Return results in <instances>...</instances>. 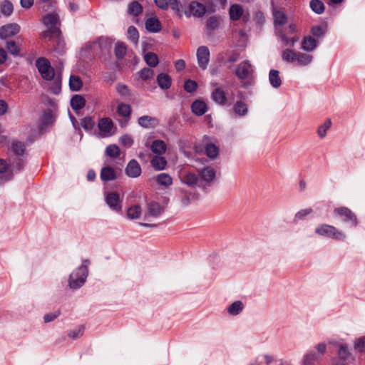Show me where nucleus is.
Listing matches in <instances>:
<instances>
[{"label":"nucleus","mask_w":365,"mask_h":365,"mask_svg":"<svg viewBox=\"0 0 365 365\" xmlns=\"http://www.w3.org/2000/svg\"><path fill=\"white\" fill-rule=\"evenodd\" d=\"M254 68L250 62L247 60L239 63L235 69V73L242 83V88H248L253 83Z\"/></svg>","instance_id":"nucleus-1"},{"label":"nucleus","mask_w":365,"mask_h":365,"mask_svg":"<svg viewBox=\"0 0 365 365\" xmlns=\"http://www.w3.org/2000/svg\"><path fill=\"white\" fill-rule=\"evenodd\" d=\"M157 82L162 89H168L171 86V78L168 74L160 73L157 77Z\"/></svg>","instance_id":"nucleus-27"},{"label":"nucleus","mask_w":365,"mask_h":365,"mask_svg":"<svg viewBox=\"0 0 365 365\" xmlns=\"http://www.w3.org/2000/svg\"><path fill=\"white\" fill-rule=\"evenodd\" d=\"M106 154L112 158H116L120 155V148L115 144L109 145L106 149Z\"/></svg>","instance_id":"nucleus-42"},{"label":"nucleus","mask_w":365,"mask_h":365,"mask_svg":"<svg viewBox=\"0 0 365 365\" xmlns=\"http://www.w3.org/2000/svg\"><path fill=\"white\" fill-rule=\"evenodd\" d=\"M319 359V356L317 354L313 351L309 352L304 356L302 365H314Z\"/></svg>","instance_id":"nucleus-31"},{"label":"nucleus","mask_w":365,"mask_h":365,"mask_svg":"<svg viewBox=\"0 0 365 365\" xmlns=\"http://www.w3.org/2000/svg\"><path fill=\"white\" fill-rule=\"evenodd\" d=\"M151 165L155 170H161L165 168L167 161L163 157L155 156L152 159Z\"/></svg>","instance_id":"nucleus-35"},{"label":"nucleus","mask_w":365,"mask_h":365,"mask_svg":"<svg viewBox=\"0 0 365 365\" xmlns=\"http://www.w3.org/2000/svg\"><path fill=\"white\" fill-rule=\"evenodd\" d=\"M150 149L154 153L160 155L165 152L166 145L163 140H156L153 142Z\"/></svg>","instance_id":"nucleus-33"},{"label":"nucleus","mask_w":365,"mask_h":365,"mask_svg":"<svg viewBox=\"0 0 365 365\" xmlns=\"http://www.w3.org/2000/svg\"><path fill=\"white\" fill-rule=\"evenodd\" d=\"M86 105V100L80 95H75L71 100V106L73 109L78 110Z\"/></svg>","instance_id":"nucleus-28"},{"label":"nucleus","mask_w":365,"mask_h":365,"mask_svg":"<svg viewBox=\"0 0 365 365\" xmlns=\"http://www.w3.org/2000/svg\"><path fill=\"white\" fill-rule=\"evenodd\" d=\"M234 110L239 115H245L248 112L247 105L242 101H237L235 103Z\"/></svg>","instance_id":"nucleus-43"},{"label":"nucleus","mask_w":365,"mask_h":365,"mask_svg":"<svg viewBox=\"0 0 365 365\" xmlns=\"http://www.w3.org/2000/svg\"><path fill=\"white\" fill-rule=\"evenodd\" d=\"M83 327H78V329L69 331L68 333V336L75 339L83 335Z\"/></svg>","instance_id":"nucleus-57"},{"label":"nucleus","mask_w":365,"mask_h":365,"mask_svg":"<svg viewBox=\"0 0 365 365\" xmlns=\"http://www.w3.org/2000/svg\"><path fill=\"white\" fill-rule=\"evenodd\" d=\"M126 53V47L124 43H117L115 47V54L118 58H123Z\"/></svg>","instance_id":"nucleus-54"},{"label":"nucleus","mask_w":365,"mask_h":365,"mask_svg":"<svg viewBox=\"0 0 365 365\" xmlns=\"http://www.w3.org/2000/svg\"><path fill=\"white\" fill-rule=\"evenodd\" d=\"M83 86V83L80 77L75 75H71L69 79L70 88L73 91H79Z\"/></svg>","instance_id":"nucleus-36"},{"label":"nucleus","mask_w":365,"mask_h":365,"mask_svg":"<svg viewBox=\"0 0 365 365\" xmlns=\"http://www.w3.org/2000/svg\"><path fill=\"white\" fill-rule=\"evenodd\" d=\"M309 6L311 9L317 14H321L324 11V4L320 0H312Z\"/></svg>","instance_id":"nucleus-39"},{"label":"nucleus","mask_w":365,"mask_h":365,"mask_svg":"<svg viewBox=\"0 0 365 365\" xmlns=\"http://www.w3.org/2000/svg\"><path fill=\"white\" fill-rule=\"evenodd\" d=\"M229 14L232 21H237L242 17L244 22H247L250 17V13L247 11H244L240 4L232 5L229 10Z\"/></svg>","instance_id":"nucleus-6"},{"label":"nucleus","mask_w":365,"mask_h":365,"mask_svg":"<svg viewBox=\"0 0 365 365\" xmlns=\"http://www.w3.org/2000/svg\"><path fill=\"white\" fill-rule=\"evenodd\" d=\"M274 24L276 27L277 32L281 31L279 26L284 25L287 21V15L282 11L274 9L272 12Z\"/></svg>","instance_id":"nucleus-16"},{"label":"nucleus","mask_w":365,"mask_h":365,"mask_svg":"<svg viewBox=\"0 0 365 365\" xmlns=\"http://www.w3.org/2000/svg\"><path fill=\"white\" fill-rule=\"evenodd\" d=\"M315 232L319 235L337 240H343L345 238V235L342 232L338 230L335 227L329 225L324 224L318 226Z\"/></svg>","instance_id":"nucleus-3"},{"label":"nucleus","mask_w":365,"mask_h":365,"mask_svg":"<svg viewBox=\"0 0 365 365\" xmlns=\"http://www.w3.org/2000/svg\"><path fill=\"white\" fill-rule=\"evenodd\" d=\"M311 34L315 37H321L325 34V30L321 26H314L311 29Z\"/></svg>","instance_id":"nucleus-58"},{"label":"nucleus","mask_w":365,"mask_h":365,"mask_svg":"<svg viewBox=\"0 0 365 365\" xmlns=\"http://www.w3.org/2000/svg\"><path fill=\"white\" fill-rule=\"evenodd\" d=\"M141 208L139 205H133L128 208L127 211V216L130 220H135L140 217L141 215Z\"/></svg>","instance_id":"nucleus-40"},{"label":"nucleus","mask_w":365,"mask_h":365,"mask_svg":"<svg viewBox=\"0 0 365 365\" xmlns=\"http://www.w3.org/2000/svg\"><path fill=\"white\" fill-rule=\"evenodd\" d=\"M142 11L141 5L137 1H133L128 6V13L133 16H138Z\"/></svg>","instance_id":"nucleus-46"},{"label":"nucleus","mask_w":365,"mask_h":365,"mask_svg":"<svg viewBox=\"0 0 365 365\" xmlns=\"http://www.w3.org/2000/svg\"><path fill=\"white\" fill-rule=\"evenodd\" d=\"M36 66L44 80L51 81L54 78V69L51 66L49 61L45 58H38L36 61Z\"/></svg>","instance_id":"nucleus-4"},{"label":"nucleus","mask_w":365,"mask_h":365,"mask_svg":"<svg viewBox=\"0 0 365 365\" xmlns=\"http://www.w3.org/2000/svg\"><path fill=\"white\" fill-rule=\"evenodd\" d=\"M138 124L143 128H149L155 126L158 124V120L151 116L143 115L139 118Z\"/></svg>","instance_id":"nucleus-24"},{"label":"nucleus","mask_w":365,"mask_h":365,"mask_svg":"<svg viewBox=\"0 0 365 365\" xmlns=\"http://www.w3.org/2000/svg\"><path fill=\"white\" fill-rule=\"evenodd\" d=\"M197 88V83H196V81L190 79L185 81L184 88L187 92L192 93L195 91Z\"/></svg>","instance_id":"nucleus-55"},{"label":"nucleus","mask_w":365,"mask_h":365,"mask_svg":"<svg viewBox=\"0 0 365 365\" xmlns=\"http://www.w3.org/2000/svg\"><path fill=\"white\" fill-rule=\"evenodd\" d=\"M244 309L241 301H235L227 307V312L232 316L238 315Z\"/></svg>","instance_id":"nucleus-29"},{"label":"nucleus","mask_w":365,"mask_h":365,"mask_svg":"<svg viewBox=\"0 0 365 365\" xmlns=\"http://www.w3.org/2000/svg\"><path fill=\"white\" fill-rule=\"evenodd\" d=\"M6 48L13 55H18L19 53V48L15 41L7 42Z\"/></svg>","instance_id":"nucleus-56"},{"label":"nucleus","mask_w":365,"mask_h":365,"mask_svg":"<svg viewBox=\"0 0 365 365\" xmlns=\"http://www.w3.org/2000/svg\"><path fill=\"white\" fill-rule=\"evenodd\" d=\"M144 61L150 67H155L159 63L158 56L153 52H148L143 56Z\"/></svg>","instance_id":"nucleus-32"},{"label":"nucleus","mask_w":365,"mask_h":365,"mask_svg":"<svg viewBox=\"0 0 365 365\" xmlns=\"http://www.w3.org/2000/svg\"><path fill=\"white\" fill-rule=\"evenodd\" d=\"M81 126L86 130H91L95 125L94 120L91 117H85L81 123Z\"/></svg>","instance_id":"nucleus-53"},{"label":"nucleus","mask_w":365,"mask_h":365,"mask_svg":"<svg viewBox=\"0 0 365 365\" xmlns=\"http://www.w3.org/2000/svg\"><path fill=\"white\" fill-rule=\"evenodd\" d=\"M11 149L15 154L21 155L24 153L25 145L21 142L15 141L11 143Z\"/></svg>","instance_id":"nucleus-51"},{"label":"nucleus","mask_w":365,"mask_h":365,"mask_svg":"<svg viewBox=\"0 0 365 365\" xmlns=\"http://www.w3.org/2000/svg\"><path fill=\"white\" fill-rule=\"evenodd\" d=\"M192 113L196 115H202L207 111V105L200 100L195 101L191 105Z\"/></svg>","instance_id":"nucleus-21"},{"label":"nucleus","mask_w":365,"mask_h":365,"mask_svg":"<svg viewBox=\"0 0 365 365\" xmlns=\"http://www.w3.org/2000/svg\"><path fill=\"white\" fill-rule=\"evenodd\" d=\"M318 42L312 36H305L301 43V48L307 52L313 51L317 46Z\"/></svg>","instance_id":"nucleus-18"},{"label":"nucleus","mask_w":365,"mask_h":365,"mask_svg":"<svg viewBox=\"0 0 365 365\" xmlns=\"http://www.w3.org/2000/svg\"><path fill=\"white\" fill-rule=\"evenodd\" d=\"M106 202L108 205L114 211L120 212L122 210V199L118 193L110 192L106 195Z\"/></svg>","instance_id":"nucleus-8"},{"label":"nucleus","mask_w":365,"mask_h":365,"mask_svg":"<svg viewBox=\"0 0 365 365\" xmlns=\"http://www.w3.org/2000/svg\"><path fill=\"white\" fill-rule=\"evenodd\" d=\"M120 142L125 146L130 147L133 143V140L130 135H124L120 138Z\"/></svg>","instance_id":"nucleus-62"},{"label":"nucleus","mask_w":365,"mask_h":365,"mask_svg":"<svg viewBox=\"0 0 365 365\" xmlns=\"http://www.w3.org/2000/svg\"><path fill=\"white\" fill-rule=\"evenodd\" d=\"M60 314V311L57 310L53 313H48L44 315L43 319L44 322L48 323L53 321L55 319H56Z\"/></svg>","instance_id":"nucleus-60"},{"label":"nucleus","mask_w":365,"mask_h":365,"mask_svg":"<svg viewBox=\"0 0 365 365\" xmlns=\"http://www.w3.org/2000/svg\"><path fill=\"white\" fill-rule=\"evenodd\" d=\"M312 59L313 56L310 54L297 52L295 62L301 66H306L312 61Z\"/></svg>","instance_id":"nucleus-25"},{"label":"nucleus","mask_w":365,"mask_h":365,"mask_svg":"<svg viewBox=\"0 0 365 365\" xmlns=\"http://www.w3.org/2000/svg\"><path fill=\"white\" fill-rule=\"evenodd\" d=\"M113 122L109 118H102L98 123V128L102 137H108L113 134Z\"/></svg>","instance_id":"nucleus-14"},{"label":"nucleus","mask_w":365,"mask_h":365,"mask_svg":"<svg viewBox=\"0 0 365 365\" xmlns=\"http://www.w3.org/2000/svg\"><path fill=\"white\" fill-rule=\"evenodd\" d=\"M14 11L13 4L8 0H4L0 4V15L9 16Z\"/></svg>","instance_id":"nucleus-30"},{"label":"nucleus","mask_w":365,"mask_h":365,"mask_svg":"<svg viewBox=\"0 0 365 365\" xmlns=\"http://www.w3.org/2000/svg\"><path fill=\"white\" fill-rule=\"evenodd\" d=\"M168 6H170L172 10L180 18L182 16V11L180 8L179 0H167Z\"/></svg>","instance_id":"nucleus-49"},{"label":"nucleus","mask_w":365,"mask_h":365,"mask_svg":"<svg viewBox=\"0 0 365 365\" xmlns=\"http://www.w3.org/2000/svg\"><path fill=\"white\" fill-rule=\"evenodd\" d=\"M20 27L17 24H9L0 28V38H6L17 34Z\"/></svg>","instance_id":"nucleus-12"},{"label":"nucleus","mask_w":365,"mask_h":365,"mask_svg":"<svg viewBox=\"0 0 365 365\" xmlns=\"http://www.w3.org/2000/svg\"><path fill=\"white\" fill-rule=\"evenodd\" d=\"M88 264L89 261L84 260L83 264L71 274L68 279V286L71 289H76L84 284L88 272Z\"/></svg>","instance_id":"nucleus-2"},{"label":"nucleus","mask_w":365,"mask_h":365,"mask_svg":"<svg viewBox=\"0 0 365 365\" xmlns=\"http://www.w3.org/2000/svg\"><path fill=\"white\" fill-rule=\"evenodd\" d=\"M269 81L270 85L274 88H278L282 85V79L279 76V72L277 70L272 69L269 73Z\"/></svg>","instance_id":"nucleus-22"},{"label":"nucleus","mask_w":365,"mask_h":365,"mask_svg":"<svg viewBox=\"0 0 365 365\" xmlns=\"http://www.w3.org/2000/svg\"><path fill=\"white\" fill-rule=\"evenodd\" d=\"M207 155L211 159H215L219 154L218 148L213 143H209L205 148Z\"/></svg>","instance_id":"nucleus-41"},{"label":"nucleus","mask_w":365,"mask_h":365,"mask_svg":"<svg viewBox=\"0 0 365 365\" xmlns=\"http://www.w3.org/2000/svg\"><path fill=\"white\" fill-rule=\"evenodd\" d=\"M162 212V207L160 205L155 202H151L148 204L147 210L145 213V218L147 219L150 217H157Z\"/></svg>","instance_id":"nucleus-15"},{"label":"nucleus","mask_w":365,"mask_h":365,"mask_svg":"<svg viewBox=\"0 0 365 365\" xmlns=\"http://www.w3.org/2000/svg\"><path fill=\"white\" fill-rule=\"evenodd\" d=\"M278 35L284 46H293L296 42L299 41L298 37L289 38L286 34L281 30L277 31Z\"/></svg>","instance_id":"nucleus-38"},{"label":"nucleus","mask_w":365,"mask_h":365,"mask_svg":"<svg viewBox=\"0 0 365 365\" xmlns=\"http://www.w3.org/2000/svg\"><path fill=\"white\" fill-rule=\"evenodd\" d=\"M297 52L294 50L287 48L282 53V59L286 62L294 63Z\"/></svg>","instance_id":"nucleus-37"},{"label":"nucleus","mask_w":365,"mask_h":365,"mask_svg":"<svg viewBox=\"0 0 365 365\" xmlns=\"http://www.w3.org/2000/svg\"><path fill=\"white\" fill-rule=\"evenodd\" d=\"M155 179L157 182L162 186L168 187L173 183L172 178L165 173L158 175Z\"/></svg>","instance_id":"nucleus-34"},{"label":"nucleus","mask_w":365,"mask_h":365,"mask_svg":"<svg viewBox=\"0 0 365 365\" xmlns=\"http://www.w3.org/2000/svg\"><path fill=\"white\" fill-rule=\"evenodd\" d=\"M59 30L56 28H50L47 31L42 33V37L45 38H50L52 34H58Z\"/></svg>","instance_id":"nucleus-64"},{"label":"nucleus","mask_w":365,"mask_h":365,"mask_svg":"<svg viewBox=\"0 0 365 365\" xmlns=\"http://www.w3.org/2000/svg\"><path fill=\"white\" fill-rule=\"evenodd\" d=\"M365 344V336L359 338L355 341V349L359 350V351H363Z\"/></svg>","instance_id":"nucleus-63"},{"label":"nucleus","mask_w":365,"mask_h":365,"mask_svg":"<svg viewBox=\"0 0 365 365\" xmlns=\"http://www.w3.org/2000/svg\"><path fill=\"white\" fill-rule=\"evenodd\" d=\"M312 212V209H304L301 210L295 215V219L298 220H303L306 216L309 215Z\"/></svg>","instance_id":"nucleus-61"},{"label":"nucleus","mask_w":365,"mask_h":365,"mask_svg":"<svg viewBox=\"0 0 365 365\" xmlns=\"http://www.w3.org/2000/svg\"><path fill=\"white\" fill-rule=\"evenodd\" d=\"M125 172L129 178H135L140 175L142 170L137 160H131L128 163Z\"/></svg>","instance_id":"nucleus-13"},{"label":"nucleus","mask_w":365,"mask_h":365,"mask_svg":"<svg viewBox=\"0 0 365 365\" xmlns=\"http://www.w3.org/2000/svg\"><path fill=\"white\" fill-rule=\"evenodd\" d=\"M351 353L346 344H339L338 349V359L333 360L334 365H346L350 359Z\"/></svg>","instance_id":"nucleus-9"},{"label":"nucleus","mask_w":365,"mask_h":365,"mask_svg":"<svg viewBox=\"0 0 365 365\" xmlns=\"http://www.w3.org/2000/svg\"><path fill=\"white\" fill-rule=\"evenodd\" d=\"M155 73L150 68H144L139 72L140 78L143 81H148L153 78Z\"/></svg>","instance_id":"nucleus-48"},{"label":"nucleus","mask_w":365,"mask_h":365,"mask_svg":"<svg viewBox=\"0 0 365 365\" xmlns=\"http://www.w3.org/2000/svg\"><path fill=\"white\" fill-rule=\"evenodd\" d=\"M197 171L202 180L207 184H211L216 179V170L212 166H206Z\"/></svg>","instance_id":"nucleus-11"},{"label":"nucleus","mask_w":365,"mask_h":365,"mask_svg":"<svg viewBox=\"0 0 365 365\" xmlns=\"http://www.w3.org/2000/svg\"><path fill=\"white\" fill-rule=\"evenodd\" d=\"M206 12L205 6L199 2L192 1L190 3L188 7L182 11L184 14L187 17H190L191 16L195 17H202L205 15Z\"/></svg>","instance_id":"nucleus-5"},{"label":"nucleus","mask_w":365,"mask_h":365,"mask_svg":"<svg viewBox=\"0 0 365 365\" xmlns=\"http://www.w3.org/2000/svg\"><path fill=\"white\" fill-rule=\"evenodd\" d=\"M12 174L8 170V165L6 162L0 159V184L10 180Z\"/></svg>","instance_id":"nucleus-20"},{"label":"nucleus","mask_w":365,"mask_h":365,"mask_svg":"<svg viewBox=\"0 0 365 365\" xmlns=\"http://www.w3.org/2000/svg\"><path fill=\"white\" fill-rule=\"evenodd\" d=\"M331 125V120L327 119L322 125L318 128L317 133L320 138H323L326 136L327 131L330 128Z\"/></svg>","instance_id":"nucleus-52"},{"label":"nucleus","mask_w":365,"mask_h":365,"mask_svg":"<svg viewBox=\"0 0 365 365\" xmlns=\"http://www.w3.org/2000/svg\"><path fill=\"white\" fill-rule=\"evenodd\" d=\"M334 212L342 217L345 221H352L354 225H356V217L355 215L346 207H340L334 210Z\"/></svg>","instance_id":"nucleus-17"},{"label":"nucleus","mask_w":365,"mask_h":365,"mask_svg":"<svg viewBox=\"0 0 365 365\" xmlns=\"http://www.w3.org/2000/svg\"><path fill=\"white\" fill-rule=\"evenodd\" d=\"M182 182L190 187H194L197 185L199 178L198 176L193 173H186L182 177Z\"/></svg>","instance_id":"nucleus-26"},{"label":"nucleus","mask_w":365,"mask_h":365,"mask_svg":"<svg viewBox=\"0 0 365 365\" xmlns=\"http://www.w3.org/2000/svg\"><path fill=\"white\" fill-rule=\"evenodd\" d=\"M145 28L150 32L156 33L160 31L161 24L156 18H149L145 21Z\"/></svg>","instance_id":"nucleus-23"},{"label":"nucleus","mask_w":365,"mask_h":365,"mask_svg":"<svg viewBox=\"0 0 365 365\" xmlns=\"http://www.w3.org/2000/svg\"><path fill=\"white\" fill-rule=\"evenodd\" d=\"M220 24V18L217 16L210 17L206 24V27L210 31H214L217 29Z\"/></svg>","instance_id":"nucleus-47"},{"label":"nucleus","mask_w":365,"mask_h":365,"mask_svg":"<svg viewBox=\"0 0 365 365\" xmlns=\"http://www.w3.org/2000/svg\"><path fill=\"white\" fill-rule=\"evenodd\" d=\"M118 113L123 117H129L131 113L130 106L128 104L120 103L118 106Z\"/></svg>","instance_id":"nucleus-50"},{"label":"nucleus","mask_w":365,"mask_h":365,"mask_svg":"<svg viewBox=\"0 0 365 365\" xmlns=\"http://www.w3.org/2000/svg\"><path fill=\"white\" fill-rule=\"evenodd\" d=\"M116 90L118 93L123 96H129L130 91L127 86L121 83L116 85Z\"/></svg>","instance_id":"nucleus-59"},{"label":"nucleus","mask_w":365,"mask_h":365,"mask_svg":"<svg viewBox=\"0 0 365 365\" xmlns=\"http://www.w3.org/2000/svg\"><path fill=\"white\" fill-rule=\"evenodd\" d=\"M197 64L200 68L205 70L210 61V51L205 46H200L197 50Z\"/></svg>","instance_id":"nucleus-7"},{"label":"nucleus","mask_w":365,"mask_h":365,"mask_svg":"<svg viewBox=\"0 0 365 365\" xmlns=\"http://www.w3.org/2000/svg\"><path fill=\"white\" fill-rule=\"evenodd\" d=\"M117 178L115 170L110 166H104L101 171V179L103 181L108 182L114 180Z\"/></svg>","instance_id":"nucleus-19"},{"label":"nucleus","mask_w":365,"mask_h":365,"mask_svg":"<svg viewBox=\"0 0 365 365\" xmlns=\"http://www.w3.org/2000/svg\"><path fill=\"white\" fill-rule=\"evenodd\" d=\"M212 86L215 87V88L211 93L212 99L218 105H225L227 101L225 92L222 88L219 86L217 83H213Z\"/></svg>","instance_id":"nucleus-10"},{"label":"nucleus","mask_w":365,"mask_h":365,"mask_svg":"<svg viewBox=\"0 0 365 365\" xmlns=\"http://www.w3.org/2000/svg\"><path fill=\"white\" fill-rule=\"evenodd\" d=\"M128 38L135 44H138L139 34L137 29L134 26H129L128 29Z\"/></svg>","instance_id":"nucleus-45"},{"label":"nucleus","mask_w":365,"mask_h":365,"mask_svg":"<svg viewBox=\"0 0 365 365\" xmlns=\"http://www.w3.org/2000/svg\"><path fill=\"white\" fill-rule=\"evenodd\" d=\"M58 21V16L56 14H49L46 15L43 19V23L45 25L51 26V28H53Z\"/></svg>","instance_id":"nucleus-44"}]
</instances>
